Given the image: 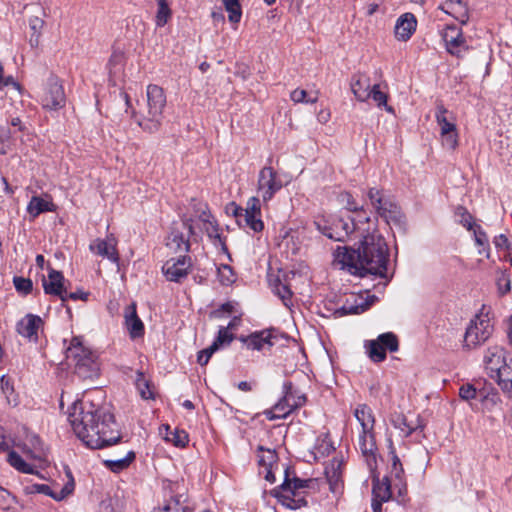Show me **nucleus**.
<instances>
[{"instance_id":"nucleus-1","label":"nucleus","mask_w":512,"mask_h":512,"mask_svg":"<svg viewBox=\"0 0 512 512\" xmlns=\"http://www.w3.org/2000/svg\"><path fill=\"white\" fill-rule=\"evenodd\" d=\"M69 421L76 436L90 449H102L121 439L114 415L89 395L74 404Z\"/></svg>"},{"instance_id":"nucleus-2","label":"nucleus","mask_w":512,"mask_h":512,"mask_svg":"<svg viewBox=\"0 0 512 512\" xmlns=\"http://www.w3.org/2000/svg\"><path fill=\"white\" fill-rule=\"evenodd\" d=\"M389 256L384 237L373 231L362 237L357 248L338 247L334 252V263L351 275L385 279L386 285L392 278L388 274Z\"/></svg>"},{"instance_id":"nucleus-3","label":"nucleus","mask_w":512,"mask_h":512,"mask_svg":"<svg viewBox=\"0 0 512 512\" xmlns=\"http://www.w3.org/2000/svg\"><path fill=\"white\" fill-rule=\"evenodd\" d=\"M146 105L138 113L133 111L137 124L149 133L157 132L163 120V110L166 106V95L162 87L149 84L146 89Z\"/></svg>"},{"instance_id":"nucleus-4","label":"nucleus","mask_w":512,"mask_h":512,"mask_svg":"<svg viewBox=\"0 0 512 512\" xmlns=\"http://www.w3.org/2000/svg\"><path fill=\"white\" fill-rule=\"evenodd\" d=\"M354 416L361 426L359 448L370 470L377 465V446L374 436L375 419L372 409L366 404H359L354 410Z\"/></svg>"},{"instance_id":"nucleus-5","label":"nucleus","mask_w":512,"mask_h":512,"mask_svg":"<svg viewBox=\"0 0 512 512\" xmlns=\"http://www.w3.org/2000/svg\"><path fill=\"white\" fill-rule=\"evenodd\" d=\"M66 358L74 364V372L79 378L93 380L99 376L97 355L83 346L80 337L72 338L66 349Z\"/></svg>"},{"instance_id":"nucleus-6","label":"nucleus","mask_w":512,"mask_h":512,"mask_svg":"<svg viewBox=\"0 0 512 512\" xmlns=\"http://www.w3.org/2000/svg\"><path fill=\"white\" fill-rule=\"evenodd\" d=\"M187 487L183 481H165L163 493L165 504L152 512H192L188 504Z\"/></svg>"},{"instance_id":"nucleus-7","label":"nucleus","mask_w":512,"mask_h":512,"mask_svg":"<svg viewBox=\"0 0 512 512\" xmlns=\"http://www.w3.org/2000/svg\"><path fill=\"white\" fill-rule=\"evenodd\" d=\"M494 327L488 314H476L466 328L463 348L475 349L483 345L493 334Z\"/></svg>"},{"instance_id":"nucleus-8","label":"nucleus","mask_w":512,"mask_h":512,"mask_svg":"<svg viewBox=\"0 0 512 512\" xmlns=\"http://www.w3.org/2000/svg\"><path fill=\"white\" fill-rule=\"evenodd\" d=\"M368 199L371 206L375 209L377 214L383 218L389 225L394 224L402 227L404 224V215L400 207L386 198L382 190L375 187L370 188L368 191Z\"/></svg>"},{"instance_id":"nucleus-9","label":"nucleus","mask_w":512,"mask_h":512,"mask_svg":"<svg viewBox=\"0 0 512 512\" xmlns=\"http://www.w3.org/2000/svg\"><path fill=\"white\" fill-rule=\"evenodd\" d=\"M435 118L440 127L442 144L448 149H455L458 145V133L453 113L448 111L442 103H438Z\"/></svg>"},{"instance_id":"nucleus-10","label":"nucleus","mask_w":512,"mask_h":512,"mask_svg":"<svg viewBox=\"0 0 512 512\" xmlns=\"http://www.w3.org/2000/svg\"><path fill=\"white\" fill-rule=\"evenodd\" d=\"M483 362L488 375L495 381L501 379V376H509L512 360L507 362L505 350L502 347L496 345L488 347Z\"/></svg>"},{"instance_id":"nucleus-11","label":"nucleus","mask_w":512,"mask_h":512,"mask_svg":"<svg viewBox=\"0 0 512 512\" xmlns=\"http://www.w3.org/2000/svg\"><path fill=\"white\" fill-rule=\"evenodd\" d=\"M283 187L279 174L271 166L263 167L258 174L257 193L263 203L269 202Z\"/></svg>"},{"instance_id":"nucleus-12","label":"nucleus","mask_w":512,"mask_h":512,"mask_svg":"<svg viewBox=\"0 0 512 512\" xmlns=\"http://www.w3.org/2000/svg\"><path fill=\"white\" fill-rule=\"evenodd\" d=\"M273 495L283 507L290 510L307 506L306 491L291 489V482L287 474L280 487L273 490Z\"/></svg>"},{"instance_id":"nucleus-13","label":"nucleus","mask_w":512,"mask_h":512,"mask_svg":"<svg viewBox=\"0 0 512 512\" xmlns=\"http://www.w3.org/2000/svg\"><path fill=\"white\" fill-rule=\"evenodd\" d=\"M41 104L47 110H59L66 104L64 88L60 80L51 76L47 80L44 93L41 97Z\"/></svg>"},{"instance_id":"nucleus-14","label":"nucleus","mask_w":512,"mask_h":512,"mask_svg":"<svg viewBox=\"0 0 512 512\" xmlns=\"http://www.w3.org/2000/svg\"><path fill=\"white\" fill-rule=\"evenodd\" d=\"M317 230L334 241H345V239L358 228L353 219L338 218L334 220V232H327V222L319 220L314 222Z\"/></svg>"},{"instance_id":"nucleus-15","label":"nucleus","mask_w":512,"mask_h":512,"mask_svg":"<svg viewBox=\"0 0 512 512\" xmlns=\"http://www.w3.org/2000/svg\"><path fill=\"white\" fill-rule=\"evenodd\" d=\"M284 395L274 405L277 412H287V417L296 409L302 407L306 403V396L303 393L293 389L292 383H284Z\"/></svg>"},{"instance_id":"nucleus-16","label":"nucleus","mask_w":512,"mask_h":512,"mask_svg":"<svg viewBox=\"0 0 512 512\" xmlns=\"http://www.w3.org/2000/svg\"><path fill=\"white\" fill-rule=\"evenodd\" d=\"M241 227L251 229L253 232H261L264 223L261 219V203L259 197L252 196L247 200L245 212L242 216Z\"/></svg>"},{"instance_id":"nucleus-17","label":"nucleus","mask_w":512,"mask_h":512,"mask_svg":"<svg viewBox=\"0 0 512 512\" xmlns=\"http://www.w3.org/2000/svg\"><path fill=\"white\" fill-rule=\"evenodd\" d=\"M441 35L445 42L446 50L451 55L461 57L462 53L467 50L462 30L455 25H447Z\"/></svg>"},{"instance_id":"nucleus-18","label":"nucleus","mask_w":512,"mask_h":512,"mask_svg":"<svg viewBox=\"0 0 512 512\" xmlns=\"http://www.w3.org/2000/svg\"><path fill=\"white\" fill-rule=\"evenodd\" d=\"M191 266V258L188 256H182L178 259H171L167 261L163 265L162 271L167 280L180 282L182 279L187 277Z\"/></svg>"},{"instance_id":"nucleus-19","label":"nucleus","mask_w":512,"mask_h":512,"mask_svg":"<svg viewBox=\"0 0 512 512\" xmlns=\"http://www.w3.org/2000/svg\"><path fill=\"white\" fill-rule=\"evenodd\" d=\"M64 276L62 272L49 267V272L47 278L45 276L42 277V286L44 292L48 295H54L60 297V299L65 302L67 290L64 287Z\"/></svg>"},{"instance_id":"nucleus-20","label":"nucleus","mask_w":512,"mask_h":512,"mask_svg":"<svg viewBox=\"0 0 512 512\" xmlns=\"http://www.w3.org/2000/svg\"><path fill=\"white\" fill-rule=\"evenodd\" d=\"M274 339L275 336L272 330H262L239 338L247 349L257 351L270 349L274 345Z\"/></svg>"},{"instance_id":"nucleus-21","label":"nucleus","mask_w":512,"mask_h":512,"mask_svg":"<svg viewBox=\"0 0 512 512\" xmlns=\"http://www.w3.org/2000/svg\"><path fill=\"white\" fill-rule=\"evenodd\" d=\"M89 249L103 257L109 259L113 263L119 262V253L117 250V240L113 235L107 236L106 239H96L94 240Z\"/></svg>"},{"instance_id":"nucleus-22","label":"nucleus","mask_w":512,"mask_h":512,"mask_svg":"<svg viewBox=\"0 0 512 512\" xmlns=\"http://www.w3.org/2000/svg\"><path fill=\"white\" fill-rule=\"evenodd\" d=\"M43 326L42 319L33 314H27L16 325V330L19 335L26 338L30 342L38 341V333Z\"/></svg>"},{"instance_id":"nucleus-23","label":"nucleus","mask_w":512,"mask_h":512,"mask_svg":"<svg viewBox=\"0 0 512 512\" xmlns=\"http://www.w3.org/2000/svg\"><path fill=\"white\" fill-rule=\"evenodd\" d=\"M199 220L202 222L203 229L205 230L207 236L212 240L213 244L215 246H220L222 250L227 251L225 241L219 232V227L214 217L207 211L206 205H204L203 210L199 214Z\"/></svg>"},{"instance_id":"nucleus-24","label":"nucleus","mask_w":512,"mask_h":512,"mask_svg":"<svg viewBox=\"0 0 512 512\" xmlns=\"http://www.w3.org/2000/svg\"><path fill=\"white\" fill-rule=\"evenodd\" d=\"M343 458L334 457L325 468V475L332 493H339L342 488Z\"/></svg>"},{"instance_id":"nucleus-25","label":"nucleus","mask_w":512,"mask_h":512,"mask_svg":"<svg viewBox=\"0 0 512 512\" xmlns=\"http://www.w3.org/2000/svg\"><path fill=\"white\" fill-rule=\"evenodd\" d=\"M371 85L370 77L365 73H356L352 76L350 88L355 98L360 102H366L369 99Z\"/></svg>"},{"instance_id":"nucleus-26","label":"nucleus","mask_w":512,"mask_h":512,"mask_svg":"<svg viewBox=\"0 0 512 512\" xmlns=\"http://www.w3.org/2000/svg\"><path fill=\"white\" fill-rule=\"evenodd\" d=\"M125 325L129 332L131 338L135 339L143 336L144 334V324L142 320L138 317L136 311V304L131 303L125 309L124 313Z\"/></svg>"},{"instance_id":"nucleus-27","label":"nucleus","mask_w":512,"mask_h":512,"mask_svg":"<svg viewBox=\"0 0 512 512\" xmlns=\"http://www.w3.org/2000/svg\"><path fill=\"white\" fill-rule=\"evenodd\" d=\"M417 20L412 13L401 15L395 25V36L400 41H407L416 30Z\"/></svg>"},{"instance_id":"nucleus-28","label":"nucleus","mask_w":512,"mask_h":512,"mask_svg":"<svg viewBox=\"0 0 512 512\" xmlns=\"http://www.w3.org/2000/svg\"><path fill=\"white\" fill-rule=\"evenodd\" d=\"M442 10L461 24H466L469 20L468 7L463 0H447L442 6Z\"/></svg>"},{"instance_id":"nucleus-29","label":"nucleus","mask_w":512,"mask_h":512,"mask_svg":"<svg viewBox=\"0 0 512 512\" xmlns=\"http://www.w3.org/2000/svg\"><path fill=\"white\" fill-rule=\"evenodd\" d=\"M55 210L54 203L39 196H33L27 205L28 214L34 219L44 212H53Z\"/></svg>"},{"instance_id":"nucleus-30","label":"nucleus","mask_w":512,"mask_h":512,"mask_svg":"<svg viewBox=\"0 0 512 512\" xmlns=\"http://www.w3.org/2000/svg\"><path fill=\"white\" fill-rule=\"evenodd\" d=\"M166 245L173 251H189L190 244L188 237L184 235V233L177 229L176 227L172 228L168 238Z\"/></svg>"},{"instance_id":"nucleus-31","label":"nucleus","mask_w":512,"mask_h":512,"mask_svg":"<svg viewBox=\"0 0 512 512\" xmlns=\"http://www.w3.org/2000/svg\"><path fill=\"white\" fill-rule=\"evenodd\" d=\"M365 348L369 358L373 362L378 363L386 359L385 348L382 346L378 337L377 339L366 341Z\"/></svg>"},{"instance_id":"nucleus-32","label":"nucleus","mask_w":512,"mask_h":512,"mask_svg":"<svg viewBox=\"0 0 512 512\" xmlns=\"http://www.w3.org/2000/svg\"><path fill=\"white\" fill-rule=\"evenodd\" d=\"M1 393L5 398V401L10 406H17L19 403L18 395L15 393V389L11 379L3 375L0 378Z\"/></svg>"},{"instance_id":"nucleus-33","label":"nucleus","mask_w":512,"mask_h":512,"mask_svg":"<svg viewBox=\"0 0 512 512\" xmlns=\"http://www.w3.org/2000/svg\"><path fill=\"white\" fill-rule=\"evenodd\" d=\"M7 462L17 471L26 474H33L34 468L28 464L17 452L14 450L8 451Z\"/></svg>"},{"instance_id":"nucleus-34","label":"nucleus","mask_w":512,"mask_h":512,"mask_svg":"<svg viewBox=\"0 0 512 512\" xmlns=\"http://www.w3.org/2000/svg\"><path fill=\"white\" fill-rule=\"evenodd\" d=\"M369 94V99H373L378 108H384L391 114L394 113V109L387 104L388 95L380 89V84H374Z\"/></svg>"},{"instance_id":"nucleus-35","label":"nucleus","mask_w":512,"mask_h":512,"mask_svg":"<svg viewBox=\"0 0 512 512\" xmlns=\"http://www.w3.org/2000/svg\"><path fill=\"white\" fill-rule=\"evenodd\" d=\"M135 459V453L133 451H129L125 457L119 458V459H109L104 461V465L110 469L112 472H120L127 467L134 461Z\"/></svg>"},{"instance_id":"nucleus-36","label":"nucleus","mask_w":512,"mask_h":512,"mask_svg":"<svg viewBox=\"0 0 512 512\" xmlns=\"http://www.w3.org/2000/svg\"><path fill=\"white\" fill-rule=\"evenodd\" d=\"M272 291L283 301L285 306L291 300L292 292L287 284H284L278 277L270 280Z\"/></svg>"},{"instance_id":"nucleus-37","label":"nucleus","mask_w":512,"mask_h":512,"mask_svg":"<svg viewBox=\"0 0 512 512\" xmlns=\"http://www.w3.org/2000/svg\"><path fill=\"white\" fill-rule=\"evenodd\" d=\"M135 385L141 398L145 400L154 398V392L152 390L151 383L145 378L142 372H137Z\"/></svg>"},{"instance_id":"nucleus-38","label":"nucleus","mask_w":512,"mask_h":512,"mask_svg":"<svg viewBox=\"0 0 512 512\" xmlns=\"http://www.w3.org/2000/svg\"><path fill=\"white\" fill-rule=\"evenodd\" d=\"M225 10L228 12V19L231 23L237 24L242 17V9L239 0H222Z\"/></svg>"},{"instance_id":"nucleus-39","label":"nucleus","mask_w":512,"mask_h":512,"mask_svg":"<svg viewBox=\"0 0 512 512\" xmlns=\"http://www.w3.org/2000/svg\"><path fill=\"white\" fill-rule=\"evenodd\" d=\"M258 451H259V455H258L259 465L263 469L273 467V465L276 463V460H277L276 452L271 449H264L261 446L258 448Z\"/></svg>"},{"instance_id":"nucleus-40","label":"nucleus","mask_w":512,"mask_h":512,"mask_svg":"<svg viewBox=\"0 0 512 512\" xmlns=\"http://www.w3.org/2000/svg\"><path fill=\"white\" fill-rule=\"evenodd\" d=\"M32 448L24 445L22 447V451L26 454L27 457L32 459H41L43 455V447L42 442L38 436H33L31 438Z\"/></svg>"},{"instance_id":"nucleus-41","label":"nucleus","mask_w":512,"mask_h":512,"mask_svg":"<svg viewBox=\"0 0 512 512\" xmlns=\"http://www.w3.org/2000/svg\"><path fill=\"white\" fill-rule=\"evenodd\" d=\"M379 341L382 346L385 348V352L388 350L390 352H396L399 348V342L397 336L392 332H386L380 334L378 336Z\"/></svg>"},{"instance_id":"nucleus-42","label":"nucleus","mask_w":512,"mask_h":512,"mask_svg":"<svg viewBox=\"0 0 512 512\" xmlns=\"http://www.w3.org/2000/svg\"><path fill=\"white\" fill-rule=\"evenodd\" d=\"M373 495L375 499L388 501L391 497L390 485L387 481L378 482L373 485Z\"/></svg>"},{"instance_id":"nucleus-43","label":"nucleus","mask_w":512,"mask_h":512,"mask_svg":"<svg viewBox=\"0 0 512 512\" xmlns=\"http://www.w3.org/2000/svg\"><path fill=\"white\" fill-rule=\"evenodd\" d=\"M393 424L406 437L411 435L412 432L417 428L416 426H413L412 424L408 423V420H407V418L404 415H397L393 419Z\"/></svg>"},{"instance_id":"nucleus-44","label":"nucleus","mask_w":512,"mask_h":512,"mask_svg":"<svg viewBox=\"0 0 512 512\" xmlns=\"http://www.w3.org/2000/svg\"><path fill=\"white\" fill-rule=\"evenodd\" d=\"M167 441L172 442L177 447H185L188 443V434L184 430H175L166 436Z\"/></svg>"},{"instance_id":"nucleus-45","label":"nucleus","mask_w":512,"mask_h":512,"mask_svg":"<svg viewBox=\"0 0 512 512\" xmlns=\"http://www.w3.org/2000/svg\"><path fill=\"white\" fill-rule=\"evenodd\" d=\"M233 339L234 334L227 330V328H224V326H221L213 343L216 344L218 348H220L221 346L229 345Z\"/></svg>"},{"instance_id":"nucleus-46","label":"nucleus","mask_w":512,"mask_h":512,"mask_svg":"<svg viewBox=\"0 0 512 512\" xmlns=\"http://www.w3.org/2000/svg\"><path fill=\"white\" fill-rule=\"evenodd\" d=\"M171 17V10L167 3H160L156 14V25L163 27Z\"/></svg>"},{"instance_id":"nucleus-47","label":"nucleus","mask_w":512,"mask_h":512,"mask_svg":"<svg viewBox=\"0 0 512 512\" xmlns=\"http://www.w3.org/2000/svg\"><path fill=\"white\" fill-rule=\"evenodd\" d=\"M456 214L460 216L459 222L469 231L473 230L475 228V224L473 222V217L471 214L466 210V208L459 206L457 207Z\"/></svg>"},{"instance_id":"nucleus-48","label":"nucleus","mask_w":512,"mask_h":512,"mask_svg":"<svg viewBox=\"0 0 512 512\" xmlns=\"http://www.w3.org/2000/svg\"><path fill=\"white\" fill-rule=\"evenodd\" d=\"M13 283L16 290L25 295L29 294L32 291L33 283L29 278L14 277Z\"/></svg>"},{"instance_id":"nucleus-49","label":"nucleus","mask_w":512,"mask_h":512,"mask_svg":"<svg viewBox=\"0 0 512 512\" xmlns=\"http://www.w3.org/2000/svg\"><path fill=\"white\" fill-rule=\"evenodd\" d=\"M35 487H36V490H37L38 492H40V493H44V494H46V495H50V496L54 497L55 499L60 500V499L64 498L65 496H67L68 494H70V493L72 492V490H73V488H74V484H73V483H71V484H69V485H66V486L62 489V491H61V493H62L61 497H56V496H54V495L51 493V491H50V487H49V486H47V485H45V484L36 485Z\"/></svg>"},{"instance_id":"nucleus-50","label":"nucleus","mask_w":512,"mask_h":512,"mask_svg":"<svg viewBox=\"0 0 512 512\" xmlns=\"http://www.w3.org/2000/svg\"><path fill=\"white\" fill-rule=\"evenodd\" d=\"M218 274L222 284L229 285L234 282V273L229 265H221Z\"/></svg>"},{"instance_id":"nucleus-51","label":"nucleus","mask_w":512,"mask_h":512,"mask_svg":"<svg viewBox=\"0 0 512 512\" xmlns=\"http://www.w3.org/2000/svg\"><path fill=\"white\" fill-rule=\"evenodd\" d=\"M509 372V376H501V379H497L496 382L504 393L512 397V366L510 367Z\"/></svg>"},{"instance_id":"nucleus-52","label":"nucleus","mask_w":512,"mask_h":512,"mask_svg":"<svg viewBox=\"0 0 512 512\" xmlns=\"http://www.w3.org/2000/svg\"><path fill=\"white\" fill-rule=\"evenodd\" d=\"M477 395L476 388L471 384H464L459 388V396L463 400L475 399Z\"/></svg>"},{"instance_id":"nucleus-53","label":"nucleus","mask_w":512,"mask_h":512,"mask_svg":"<svg viewBox=\"0 0 512 512\" xmlns=\"http://www.w3.org/2000/svg\"><path fill=\"white\" fill-rule=\"evenodd\" d=\"M15 502V497L5 488L0 486V507L2 509H9Z\"/></svg>"},{"instance_id":"nucleus-54","label":"nucleus","mask_w":512,"mask_h":512,"mask_svg":"<svg viewBox=\"0 0 512 512\" xmlns=\"http://www.w3.org/2000/svg\"><path fill=\"white\" fill-rule=\"evenodd\" d=\"M473 232H474L475 242L478 246H483V247L489 246L487 234L481 228V226H479V225L475 226V228L473 229Z\"/></svg>"},{"instance_id":"nucleus-55","label":"nucleus","mask_w":512,"mask_h":512,"mask_svg":"<svg viewBox=\"0 0 512 512\" xmlns=\"http://www.w3.org/2000/svg\"><path fill=\"white\" fill-rule=\"evenodd\" d=\"M342 202L345 203L347 210L352 212L363 211V207H359L350 193L341 195Z\"/></svg>"},{"instance_id":"nucleus-56","label":"nucleus","mask_w":512,"mask_h":512,"mask_svg":"<svg viewBox=\"0 0 512 512\" xmlns=\"http://www.w3.org/2000/svg\"><path fill=\"white\" fill-rule=\"evenodd\" d=\"M43 20L38 17H32L29 20L30 28L34 31V34H36L35 43H38L39 38V30L43 27Z\"/></svg>"},{"instance_id":"nucleus-57","label":"nucleus","mask_w":512,"mask_h":512,"mask_svg":"<svg viewBox=\"0 0 512 512\" xmlns=\"http://www.w3.org/2000/svg\"><path fill=\"white\" fill-rule=\"evenodd\" d=\"M307 92L303 89H295L291 92L290 98L295 103H304L306 101Z\"/></svg>"},{"instance_id":"nucleus-58","label":"nucleus","mask_w":512,"mask_h":512,"mask_svg":"<svg viewBox=\"0 0 512 512\" xmlns=\"http://www.w3.org/2000/svg\"><path fill=\"white\" fill-rule=\"evenodd\" d=\"M230 210L232 215L236 218L239 225H242V216L245 212V208L238 206L235 202L230 204Z\"/></svg>"},{"instance_id":"nucleus-59","label":"nucleus","mask_w":512,"mask_h":512,"mask_svg":"<svg viewBox=\"0 0 512 512\" xmlns=\"http://www.w3.org/2000/svg\"><path fill=\"white\" fill-rule=\"evenodd\" d=\"M264 415L266 418L270 421L276 420V419H284L287 417V412H277L274 410V406L272 409H268L264 411Z\"/></svg>"},{"instance_id":"nucleus-60","label":"nucleus","mask_w":512,"mask_h":512,"mask_svg":"<svg viewBox=\"0 0 512 512\" xmlns=\"http://www.w3.org/2000/svg\"><path fill=\"white\" fill-rule=\"evenodd\" d=\"M290 482H291V489L293 490H300V491H305V488L308 487V483L310 482L309 480H302V479H299V478H293L292 480L290 479Z\"/></svg>"},{"instance_id":"nucleus-61","label":"nucleus","mask_w":512,"mask_h":512,"mask_svg":"<svg viewBox=\"0 0 512 512\" xmlns=\"http://www.w3.org/2000/svg\"><path fill=\"white\" fill-rule=\"evenodd\" d=\"M391 455H392L393 470L395 471L396 476L399 477L400 473L403 472L402 464H401L400 459L396 455L394 450L391 451Z\"/></svg>"},{"instance_id":"nucleus-62","label":"nucleus","mask_w":512,"mask_h":512,"mask_svg":"<svg viewBox=\"0 0 512 512\" xmlns=\"http://www.w3.org/2000/svg\"><path fill=\"white\" fill-rule=\"evenodd\" d=\"M233 305L230 302L224 303L220 306V308L213 312V315L215 317H221L222 313H232L233 312Z\"/></svg>"},{"instance_id":"nucleus-63","label":"nucleus","mask_w":512,"mask_h":512,"mask_svg":"<svg viewBox=\"0 0 512 512\" xmlns=\"http://www.w3.org/2000/svg\"><path fill=\"white\" fill-rule=\"evenodd\" d=\"M88 293L86 292H83V291H77V292H68L67 291V295H66V300L67 299H72V300H87L88 298Z\"/></svg>"},{"instance_id":"nucleus-64","label":"nucleus","mask_w":512,"mask_h":512,"mask_svg":"<svg viewBox=\"0 0 512 512\" xmlns=\"http://www.w3.org/2000/svg\"><path fill=\"white\" fill-rule=\"evenodd\" d=\"M494 244L497 248L507 249L508 248V239L505 235L501 234L494 239Z\"/></svg>"}]
</instances>
